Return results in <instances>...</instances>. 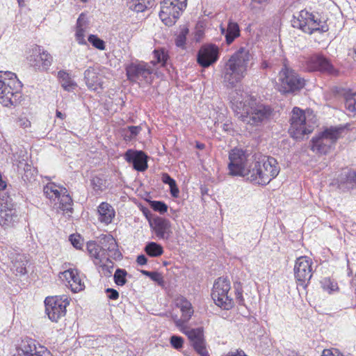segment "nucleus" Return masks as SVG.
<instances>
[{
	"mask_svg": "<svg viewBox=\"0 0 356 356\" xmlns=\"http://www.w3.org/2000/svg\"><path fill=\"white\" fill-rule=\"evenodd\" d=\"M270 0H252V3H258L260 5H266Z\"/></svg>",
	"mask_w": 356,
	"mask_h": 356,
	"instance_id": "57",
	"label": "nucleus"
},
{
	"mask_svg": "<svg viewBox=\"0 0 356 356\" xmlns=\"http://www.w3.org/2000/svg\"><path fill=\"white\" fill-rule=\"evenodd\" d=\"M29 63L38 70H47L51 65L53 58L50 54L38 45L32 48V54L29 58Z\"/></svg>",
	"mask_w": 356,
	"mask_h": 356,
	"instance_id": "17",
	"label": "nucleus"
},
{
	"mask_svg": "<svg viewBox=\"0 0 356 356\" xmlns=\"http://www.w3.org/2000/svg\"><path fill=\"white\" fill-rule=\"evenodd\" d=\"M346 109L353 114H356V92L347 90L343 93Z\"/></svg>",
	"mask_w": 356,
	"mask_h": 356,
	"instance_id": "31",
	"label": "nucleus"
},
{
	"mask_svg": "<svg viewBox=\"0 0 356 356\" xmlns=\"http://www.w3.org/2000/svg\"><path fill=\"white\" fill-rule=\"evenodd\" d=\"M305 86V80L294 70L285 64L280 70L277 77V86L278 90L284 95L296 94Z\"/></svg>",
	"mask_w": 356,
	"mask_h": 356,
	"instance_id": "6",
	"label": "nucleus"
},
{
	"mask_svg": "<svg viewBox=\"0 0 356 356\" xmlns=\"http://www.w3.org/2000/svg\"><path fill=\"white\" fill-rule=\"evenodd\" d=\"M72 245L76 249H81L83 245V240L80 235L72 234L70 236Z\"/></svg>",
	"mask_w": 356,
	"mask_h": 356,
	"instance_id": "49",
	"label": "nucleus"
},
{
	"mask_svg": "<svg viewBox=\"0 0 356 356\" xmlns=\"http://www.w3.org/2000/svg\"><path fill=\"white\" fill-rule=\"evenodd\" d=\"M19 218L16 211L12 209L1 210L0 211V225L5 229L13 227L17 223Z\"/></svg>",
	"mask_w": 356,
	"mask_h": 356,
	"instance_id": "26",
	"label": "nucleus"
},
{
	"mask_svg": "<svg viewBox=\"0 0 356 356\" xmlns=\"http://www.w3.org/2000/svg\"><path fill=\"white\" fill-rule=\"evenodd\" d=\"M140 272L142 273V274H143L144 275H145L148 277L150 276V274L152 273V271H147L145 270H142Z\"/></svg>",
	"mask_w": 356,
	"mask_h": 356,
	"instance_id": "61",
	"label": "nucleus"
},
{
	"mask_svg": "<svg viewBox=\"0 0 356 356\" xmlns=\"http://www.w3.org/2000/svg\"><path fill=\"white\" fill-rule=\"evenodd\" d=\"M230 288V283L227 277H219L213 284L212 299L216 305L224 309H229L233 306L232 298L228 296Z\"/></svg>",
	"mask_w": 356,
	"mask_h": 356,
	"instance_id": "13",
	"label": "nucleus"
},
{
	"mask_svg": "<svg viewBox=\"0 0 356 356\" xmlns=\"http://www.w3.org/2000/svg\"><path fill=\"white\" fill-rule=\"evenodd\" d=\"M354 281H355V280H352V282H351V285H352V286H353Z\"/></svg>",
	"mask_w": 356,
	"mask_h": 356,
	"instance_id": "64",
	"label": "nucleus"
},
{
	"mask_svg": "<svg viewBox=\"0 0 356 356\" xmlns=\"http://www.w3.org/2000/svg\"><path fill=\"white\" fill-rule=\"evenodd\" d=\"M161 181L164 184L169 185L170 193L172 197H177L179 195V190L177 187L176 181L168 173H166V172L162 173Z\"/></svg>",
	"mask_w": 356,
	"mask_h": 356,
	"instance_id": "36",
	"label": "nucleus"
},
{
	"mask_svg": "<svg viewBox=\"0 0 356 356\" xmlns=\"http://www.w3.org/2000/svg\"><path fill=\"white\" fill-rule=\"evenodd\" d=\"M154 6V0H130L128 2L129 8L138 12H143Z\"/></svg>",
	"mask_w": 356,
	"mask_h": 356,
	"instance_id": "29",
	"label": "nucleus"
},
{
	"mask_svg": "<svg viewBox=\"0 0 356 356\" xmlns=\"http://www.w3.org/2000/svg\"><path fill=\"white\" fill-rule=\"evenodd\" d=\"M225 356H247L243 350L229 352Z\"/></svg>",
	"mask_w": 356,
	"mask_h": 356,
	"instance_id": "56",
	"label": "nucleus"
},
{
	"mask_svg": "<svg viewBox=\"0 0 356 356\" xmlns=\"http://www.w3.org/2000/svg\"><path fill=\"white\" fill-rule=\"evenodd\" d=\"M84 80L88 88L92 90L103 88L102 77L99 76L94 69L89 68L85 71Z\"/></svg>",
	"mask_w": 356,
	"mask_h": 356,
	"instance_id": "23",
	"label": "nucleus"
},
{
	"mask_svg": "<svg viewBox=\"0 0 356 356\" xmlns=\"http://www.w3.org/2000/svg\"><path fill=\"white\" fill-rule=\"evenodd\" d=\"M60 277H63L68 282L72 292L77 293L84 289V283L76 269H68L60 273Z\"/></svg>",
	"mask_w": 356,
	"mask_h": 356,
	"instance_id": "22",
	"label": "nucleus"
},
{
	"mask_svg": "<svg viewBox=\"0 0 356 356\" xmlns=\"http://www.w3.org/2000/svg\"><path fill=\"white\" fill-rule=\"evenodd\" d=\"M58 188L54 183L51 182L44 186L43 191L47 198L55 200L60 197V194L63 191L62 188L60 190H58Z\"/></svg>",
	"mask_w": 356,
	"mask_h": 356,
	"instance_id": "35",
	"label": "nucleus"
},
{
	"mask_svg": "<svg viewBox=\"0 0 356 356\" xmlns=\"http://www.w3.org/2000/svg\"><path fill=\"white\" fill-rule=\"evenodd\" d=\"M17 124L19 127L24 129L31 126V122L25 118L19 119Z\"/></svg>",
	"mask_w": 356,
	"mask_h": 356,
	"instance_id": "54",
	"label": "nucleus"
},
{
	"mask_svg": "<svg viewBox=\"0 0 356 356\" xmlns=\"http://www.w3.org/2000/svg\"><path fill=\"white\" fill-rule=\"evenodd\" d=\"M36 175V170L32 168L29 164H25L24 167V174L22 176L24 181H32V180H35V177Z\"/></svg>",
	"mask_w": 356,
	"mask_h": 356,
	"instance_id": "46",
	"label": "nucleus"
},
{
	"mask_svg": "<svg viewBox=\"0 0 356 356\" xmlns=\"http://www.w3.org/2000/svg\"><path fill=\"white\" fill-rule=\"evenodd\" d=\"M192 343V346L200 356H208L205 348L202 327L191 328L184 332Z\"/></svg>",
	"mask_w": 356,
	"mask_h": 356,
	"instance_id": "21",
	"label": "nucleus"
},
{
	"mask_svg": "<svg viewBox=\"0 0 356 356\" xmlns=\"http://www.w3.org/2000/svg\"><path fill=\"white\" fill-rule=\"evenodd\" d=\"M170 228V222L168 220L163 218L154 219V230L159 238L168 239L171 233Z\"/></svg>",
	"mask_w": 356,
	"mask_h": 356,
	"instance_id": "24",
	"label": "nucleus"
},
{
	"mask_svg": "<svg viewBox=\"0 0 356 356\" xmlns=\"http://www.w3.org/2000/svg\"><path fill=\"white\" fill-rule=\"evenodd\" d=\"M124 158L138 172H144L148 168L147 156L143 151L129 149L124 153Z\"/></svg>",
	"mask_w": 356,
	"mask_h": 356,
	"instance_id": "20",
	"label": "nucleus"
},
{
	"mask_svg": "<svg viewBox=\"0 0 356 356\" xmlns=\"http://www.w3.org/2000/svg\"><path fill=\"white\" fill-rule=\"evenodd\" d=\"M240 35V29L236 22L229 21L227 27L225 40L228 44H230L233 41Z\"/></svg>",
	"mask_w": 356,
	"mask_h": 356,
	"instance_id": "32",
	"label": "nucleus"
},
{
	"mask_svg": "<svg viewBox=\"0 0 356 356\" xmlns=\"http://www.w3.org/2000/svg\"><path fill=\"white\" fill-rule=\"evenodd\" d=\"M88 42L95 48L99 50H104L106 45L103 40L100 39L96 35L90 34L88 38Z\"/></svg>",
	"mask_w": 356,
	"mask_h": 356,
	"instance_id": "44",
	"label": "nucleus"
},
{
	"mask_svg": "<svg viewBox=\"0 0 356 356\" xmlns=\"http://www.w3.org/2000/svg\"><path fill=\"white\" fill-rule=\"evenodd\" d=\"M252 58V56L246 47H241L229 58L222 72L223 83L227 88H234L245 77Z\"/></svg>",
	"mask_w": 356,
	"mask_h": 356,
	"instance_id": "1",
	"label": "nucleus"
},
{
	"mask_svg": "<svg viewBox=\"0 0 356 356\" xmlns=\"http://www.w3.org/2000/svg\"><path fill=\"white\" fill-rule=\"evenodd\" d=\"M17 356H52L44 347L37 348L36 342L31 338H26L17 348Z\"/></svg>",
	"mask_w": 356,
	"mask_h": 356,
	"instance_id": "18",
	"label": "nucleus"
},
{
	"mask_svg": "<svg viewBox=\"0 0 356 356\" xmlns=\"http://www.w3.org/2000/svg\"><path fill=\"white\" fill-rule=\"evenodd\" d=\"M145 251L149 257H159L163 252V247L155 242L147 243L145 247Z\"/></svg>",
	"mask_w": 356,
	"mask_h": 356,
	"instance_id": "37",
	"label": "nucleus"
},
{
	"mask_svg": "<svg viewBox=\"0 0 356 356\" xmlns=\"http://www.w3.org/2000/svg\"><path fill=\"white\" fill-rule=\"evenodd\" d=\"M312 261L307 257H298L294 266V276L297 283L306 288L312 277Z\"/></svg>",
	"mask_w": 356,
	"mask_h": 356,
	"instance_id": "16",
	"label": "nucleus"
},
{
	"mask_svg": "<svg viewBox=\"0 0 356 356\" xmlns=\"http://www.w3.org/2000/svg\"><path fill=\"white\" fill-rule=\"evenodd\" d=\"M204 147V144H197V147L199 148V149H203Z\"/></svg>",
	"mask_w": 356,
	"mask_h": 356,
	"instance_id": "63",
	"label": "nucleus"
},
{
	"mask_svg": "<svg viewBox=\"0 0 356 356\" xmlns=\"http://www.w3.org/2000/svg\"><path fill=\"white\" fill-rule=\"evenodd\" d=\"M149 277L156 282L159 286H164L165 281L161 273L156 271H152Z\"/></svg>",
	"mask_w": 356,
	"mask_h": 356,
	"instance_id": "50",
	"label": "nucleus"
},
{
	"mask_svg": "<svg viewBox=\"0 0 356 356\" xmlns=\"http://www.w3.org/2000/svg\"><path fill=\"white\" fill-rule=\"evenodd\" d=\"M186 6L187 0H163L159 17L165 25L171 26L176 23Z\"/></svg>",
	"mask_w": 356,
	"mask_h": 356,
	"instance_id": "11",
	"label": "nucleus"
},
{
	"mask_svg": "<svg viewBox=\"0 0 356 356\" xmlns=\"http://www.w3.org/2000/svg\"><path fill=\"white\" fill-rule=\"evenodd\" d=\"M97 211L99 220L106 225L110 224L115 215L114 209L107 202H102L98 207Z\"/></svg>",
	"mask_w": 356,
	"mask_h": 356,
	"instance_id": "25",
	"label": "nucleus"
},
{
	"mask_svg": "<svg viewBox=\"0 0 356 356\" xmlns=\"http://www.w3.org/2000/svg\"><path fill=\"white\" fill-rule=\"evenodd\" d=\"M291 23L294 28L300 29L309 34L315 31L323 33L328 30L327 26L321 25V21L306 10L300 11L298 16L294 15Z\"/></svg>",
	"mask_w": 356,
	"mask_h": 356,
	"instance_id": "10",
	"label": "nucleus"
},
{
	"mask_svg": "<svg viewBox=\"0 0 356 356\" xmlns=\"http://www.w3.org/2000/svg\"><path fill=\"white\" fill-rule=\"evenodd\" d=\"M189 33L188 28H183L175 38V44L178 47L185 48L186 36Z\"/></svg>",
	"mask_w": 356,
	"mask_h": 356,
	"instance_id": "41",
	"label": "nucleus"
},
{
	"mask_svg": "<svg viewBox=\"0 0 356 356\" xmlns=\"http://www.w3.org/2000/svg\"><path fill=\"white\" fill-rule=\"evenodd\" d=\"M106 293H107L108 298L111 300H115L119 298V293L114 289L108 288L106 289Z\"/></svg>",
	"mask_w": 356,
	"mask_h": 356,
	"instance_id": "51",
	"label": "nucleus"
},
{
	"mask_svg": "<svg viewBox=\"0 0 356 356\" xmlns=\"http://www.w3.org/2000/svg\"><path fill=\"white\" fill-rule=\"evenodd\" d=\"M106 179L99 176H95L91 179V184L95 191H102L106 188Z\"/></svg>",
	"mask_w": 356,
	"mask_h": 356,
	"instance_id": "43",
	"label": "nucleus"
},
{
	"mask_svg": "<svg viewBox=\"0 0 356 356\" xmlns=\"http://www.w3.org/2000/svg\"><path fill=\"white\" fill-rule=\"evenodd\" d=\"M305 70L308 72H320L324 74L337 76L339 70L332 64L331 60L321 54H314L305 58L302 61Z\"/></svg>",
	"mask_w": 356,
	"mask_h": 356,
	"instance_id": "12",
	"label": "nucleus"
},
{
	"mask_svg": "<svg viewBox=\"0 0 356 356\" xmlns=\"http://www.w3.org/2000/svg\"><path fill=\"white\" fill-rule=\"evenodd\" d=\"M92 259L102 275L106 277L111 276L114 268L113 259L106 261V259H99L98 257L92 258Z\"/></svg>",
	"mask_w": 356,
	"mask_h": 356,
	"instance_id": "27",
	"label": "nucleus"
},
{
	"mask_svg": "<svg viewBox=\"0 0 356 356\" xmlns=\"http://www.w3.org/2000/svg\"><path fill=\"white\" fill-rule=\"evenodd\" d=\"M341 353L337 350L325 349L323 351L321 356H337L340 355Z\"/></svg>",
	"mask_w": 356,
	"mask_h": 356,
	"instance_id": "53",
	"label": "nucleus"
},
{
	"mask_svg": "<svg viewBox=\"0 0 356 356\" xmlns=\"http://www.w3.org/2000/svg\"><path fill=\"white\" fill-rule=\"evenodd\" d=\"M261 67L263 69H266L269 67V63L266 60H264V61H262V63L261 64Z\"/></svg>",
	"mask_w": 356,
	"mask_h": 356,
	"instance_id": "60",
	"label": "nucleus"
},
{
	"mask_svg": "<svg viewBox=\"0 0 356 356\" xmlns=\"http://www.w3.org/2000/svg\"><path fill=\"white\" fill-rule=\"evenodd\" d=\"M223 130L225 131H229L231 129L230 124L228 123H225L222 125Z\"/></svg>",
	"mask_w": 356,
	"mask_h": 356,
	"instance_id": "58",
	"label": "nucleus"
},
{
	"mask_svg": "<svg viewBox=\"0 0 356 356\" xmlns=\"http://www.w3.org/2000/svg\"><path fill=\"white\" fill-rule=\"evenodd\" d=\"M45 311L49 318L53 322H58L66 314V307L70 300L65 296H51L44 300Z\"/></svg>",
	"mask_w": 356,
	"mask_h": 356,
	"instance_id": "14",
	"label": "nucleus"
},
{
	"mask_svg": "<svg viewBox=\"0 0 356 356\" xmlns=\"http://www.w3.org/2000/svg\"><path fill=\"white\" fill-rule=\"evenodd\" d=\"M61 86L67 92L73 91L77 86L76 83L72 79L70 75L65 71L60 70L58 72Z\"/></svg>",
	"mask_w": 356,
	"mask_h": 356,
	"instance_id": "30",
	"label": "nucleus"
},
{
	"mask_svg": "<svg viewBox=\"0 0 356 356\" xmlns=\"http://www.w3.org/2000/svg\"><path fill=\"white\" fill-rule=\"evenodd\" d=\"M339 181L341 184H345L348 188H353L356 186V170H343L339 177Z\"/></svg>",
	"mask_w": 356,
	"mask_h": 356,
	"instance_id": "28",
	"label": "nucleus"
},
{
	"mask_svg": "<svg viewBox=\"0 0 356 356\" xmlns=\"http://www.w3.org/2000/svg\"><path fill=\"white\" fill-rule=\"evenodd\" d=\"M154 58V60H152L150 63V65L155 66L157 63H161L162 66H164L168 60V56L163 49H155L153 51Z\"/></svg>",
	"mask_w": 356,
	"mask_h": 356,
	"instance_id": "38",
	"label": "nucleus"
},
{
	"mask_svg": "<svg viewBox=\"0 0 356 356\" xmlns=\"http://www.w3.org/2000/svg\"><path fill=\"white\" fill-rule=\"evenodd\" d=\"M321 284L323 290L327 291L329 293L338 289L337 284L332 281L330 278H324L321 282Z\"/></svg>",
	"mask_w": 356,
	"mask_h": 356,
	"instance_id": "45",
	"label": "nucleus"
},
{
	"mask_svg": "<svg viewBox=\"0 0 356 356\" xmlns=\"http://www.w3.org/2000/svg\"><path fill=\"white\" fill-rule=\"evenodd\" d=\"M56 115L57 118H59L60 119H64L65 117V114L62 113L60 111H59L58 110L56 111Z\"/></svg>",
	"mask_w": 356,
	"mask_h": 356,
	"instance_id": "59",
	"label": "nucleus"
},
{
	"mask_svg": "<svg viewBox=\"0 0 356 356\" xmlns=\"http://www.w3.org/2000/svg\"><path fill=\"white\" fill-rule=\"evenodd\" d=\"M126 74L129 81L136 82L137 81H148L154 69L144 61L138 60L132 61L125 67Z\"/></svg>",
	"mask_w": 356,
	"mask_h": 356,
	"instance_id": "15",
	"label": "nucleus"
},
{
	"mask_svg": "<svg viewBox=\"0 0 356 356\" xmlns=\"http://www.w3.org/2000/svg\"><path fill=\"white\" fill-rule=\"evenodd\" d=\"M63 193L60 194L58 200H60V208L66 211H72L73 200L69 194H67V191L65 188H62Z\"/></svg>",
	"mask_w": 356,
	"mask_h": 356,
	"instance_id": "34",
	"label": "nucleus"
},
{
	"mask_svg": "<svg viewBox=\"0 0 356 356\" xmlns=\"http://www.w3.org/2000/svg\"><path fill=\"white\" fill-rule=\"evenodd\" d=\"M251 170L248 180L254 184L265 186L278 175L280 168L275 158L259 155L252 161Z\"/></svg>",
	"mask_w": 356,
	"mask_h": 356,
	"instance_id": "3",
	"label": "nucleus"
},
{
	"mask_svg": "<svg viewBox=\"0 0 356 356\" xmlns=\"http://www.w3.org/2000/svg\"><path fill=\"white\" fill-rule=\"evenodd\" d=\"M141 128L138 126H129L124 130V137L126 140H131L140 131Z\"/></svg>",
	"mask_w": 356,
	"mask_h": 356,
	"instance_id": "42",
	"label": "nucleus"
},
{
	"mask_svg": "<svg viewBox=\"0 0 356 356\" xmlns=\"http://www.w3.org/2000/svg\"><path fill=\"white\" fill-rule=\"evenodd\" d=\"M138 264L143 266L147 264V259L144 254L138 255L136 259Z\"/></svg>",
	"mask_w": 356,
	"mask_h": 356,
	"instance_id": "55",
	"label": "nucleus"
},
{
	"mask_svg": "<svg viewBox=\"0 0 356 356\" xmlns=\"http://www.w3.org/2000/svg\"><path fill=\"white\" fill-rule=\"evenodd\" d=\"M345 129L343 126L330 127L311 140V149L321 154H325L335 145Z\"/></svg>",
	"mask_w": 356,
	"mask_h": 356,
	"instance_id": "7",
	"label": "nucleus"
},
{
	"mask_svg": "<svg viewBox=\"0 0 356 356\" xmlns=\"http://www.w3.org/2000/svg\"><path fill=\"white\" fill-rule=\"evenodd\" d=\"M234 110L238 118L247 124L258 126L266 121L272 113L271 108L258 103L252 97L234 104Z\"/></svg>",
	"mask_w": 356,
	"mask_h": 356,
	"instance_id": "2",
	"label": "nucleus"
},
{
	"mask_svg": "<svg viewBox=\"0 0 356 356\" xmlns=\"http://www.w3.org/2000/svg\"><path fill=\"white\" fill-rule=\"evenodd\" d=\"M150 206L154 211H158L161 214L165 213L168 210L167 204L162 201H152Z\"/></svg>",
	"mask_w": 356,
	"mask_h": 356,
	"instance_id": "47",
	"label": "nucleus"
},
{
	"mask_svg": "<svg viewBox=\"0 0 356 356\" xmlns=\"http://www.w3.org/2000/svg\"><path fill=\"white\" fill-rule=\"evenodd\" d=\"M236 299L239 305H244V298L243 296V291L238 286L236 288Z\"/></svg>",
	"mask_w": 356,
	"mask_h": 356,
	"instance_id": "52",
	"label": "nucleus"
},
{
	"mask_svg": "<svg viewBox=\"0 0 356 356\" xmlns=\"http://www.w3.org/2000/svg\"><path fill=\"white\" fill-rule=\"evenodd\" d=\"M86 248L91 258L98 257L106 261H118L122 258L118 245L111 234H102L96 241H88Z\"/></svg>",
	"mask_w": 356,
	"mask_h": 356,
	"instance_id": "4",
	"label": "nucleus"
},
{
	"mask_svg": "<svg viewBox=\"0 0 356 356\" xmlns=\"http://www.w3.org/2000/svg\"><path fill=\"white\" fill-rule=\"evenodd\" d=\"M220 31H221V33L222 35H225L226 34V31H227V28H225L223 27L222 26H220Z\"/></svg>",
	"mask_w": 356,
	"mask_h": 356,
	"instance_id": "62",
	"label": "nucleus"
},
{
	"mask_svg": "<svg viewBox=\"0 0 356 356\" xmlns=\"http://www.w3.org/2000/svg\"><path fill=\"white\" fill-rule=\"evenodd\" d=\"M22 86L15 74L0 71V103L4 106L19 104L22 97Z\"/></svg>",
	"mask_w": 356,
	"mask_h": 356,
	"instance_id": "5",
	"label": "nucleus"
},
{
	"mask_svg": "<svg viewBox=\"0 0 356 356\" xmlns=\"http://www.w3.org/2000/svg\"><path fill=\"white\" fill-rule=\"evenodd\" d=\"M85 16L83 14H81L76 22V39L77 42L81 44H87V42L85 40Z\"/></svg>",
	"mask_w": 356,
	"mask_h": 356,
	"instance_id": "33",
	"label": "nucleus"
},
{
	"mask_svg": "<svg viewBox=\"0 0 356 356\" xmlns=\"http://www.w3.org/2000/svg\"><path fill=\"white\" fill-rule=\"evenodd\" d=\"M127 272L125 269L117 268L113 275L115 283L118 286H123L127 283Z\"/></svg>",
	"mask_w": 356,
	"mask_h": 356,
	"instance_id": "40",
	"label": "nucleus"
},
{
	"mask_svg": "<svg viewBox=\"0 0 356 356\" xmlns=\"http://www.w3.org/2000/svg\"><path fill=\"white\" fill-rule=\"evenodd\" d=\"M170 344L175 349H180L183 346L184 339L181 337L173 335L170 339Z\"/></svg>",
	"mask_w": 356,
	"mask_h": 356,
	"instance_id": "48",
	"label": "nucleus"
},
{
	"mask_svg": "<svg viewBox=\"0 0 356 356\" xmlns=\"http://www.w3.org/2000/svg\"><path fill=\"white\" fill-rule=\"evenodd\" d=\"M312 131L313 127L307 121L304 111L294 107L290 118V128L289 129L290 136L296 140H301Z\"/></svg>",
	"mask_w": 356,
	"mask_h": 356,
	"instance_id": "9",
	"label": "nucleus"
},
{
	"mask_svg": "<svg viewBox=\"0 0 356 356\" xmlns=\"http://www.w3.org/2000/svg\"><path fill=\"white\" fill-rule=\"evenodd\" d=\"M181 310L182 312V316H181L182 319L179 320L176 322V324L178 326L181 325V322L184 323V322L188 321L193 313V310L191 307V305L188 302H186L182 305Z\"/></svg>",
	"mask_w": 356,
	"mask_h": 356,
	"instance_id": "39",
	"label": "nucleus"
},
{
	"mask_svg": "<svg viewBox=\"0 0 356 356\" xmlns=\"http://www.w3.org/2000/svg\"><path fill=\"white\" fill-rule=\"evenodd\" d=\"M219 57V51L215 44L203 45L197 55V63L203 67H208L216 63Z\"/></svg>",
	"mask_w": 356,
	"mask_h": 356,
	"instance_id": "19",
	"label": "nucleus"
},
{
	"mask_svg": "<svg viewBox=\"0 0 356 356\" xmlns=\"http://www.w3.org/2000/svg\"><path fill=\"white\" fill-rule=\"evenodd\" d=\"M229 174L232 176H241L248 179L252 171V162H250L245 152L237 148L232 149L229 153Z\"/></svg>",
	"mask_w": 356,
	"mask_h": 356,
	"instance_id": "8",
	"label": "nucleus"
}]
</instances>
